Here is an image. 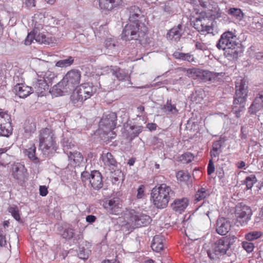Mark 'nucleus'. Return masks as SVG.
<instances>
[{
    "label": "nucleus",
    "instance_id": "1",
    "mask_svg": "<svg viewBox=\"0 0 263 263\" xmlns=\"http://www.w3.org/2000/svg\"><path fill=\"white\" fill-rule=\"evenodd\" d=\"M129 23L124 28L122 38L125 41L139 40L143 46L149 44L151 40L147 35L145 17L141 14L139 8L133 6L129 9Z\"/></svg>",
    "mask_w": 263,
    "mask_h": 263
},
{
    "label": "nucleus",
    "instance_id": "2",
    "mask_svg": "<svg viewBox=\"0 0 263 263\" xmlns=\"http://www.w3.org/2000/svg\"><path fill=\"white\" fill-rule=\"evenodd\" d=\"M154 205L158 209L166 208L171 198L175 196V192L165 183L154 187L151 194Z\"/></svg>",
    "mask_w": 263,
    "mask_h": 263
},
{
    "label": "nucleus",
    "instance_id": "3",
    "mask_svg": "<svg viewBox=\"0 0 263 263\" xmlns=\"http://www.w3.org/2000/svg\"><path fill=\"white\" fill-rule=\"evenodd\" d=\"M240 46L235 32L232 31H227L223 33L216 44V47L219 49L228 50V54L234 58H237L241 52Z\"/></svg>",
    "mask_w": 263,
    "mask_h": 263
},
{
    "label": "nucleus",
    "instance_id": "4",
    "mask_svg": "<svg viewBox=\"0 0 263 263\" xmlns=\"http://www.w3.org/2000/svg\"><path fill=\"white\" fill-rule=\"evenodd\" d=\"M247 88L246 80L241 77L238 78L235 82V96L232 107V112L237 118L240 116V113L245 108L248 93Z\"/></svg>",
    "mask_w": 263,
    "mask_h": 263
},
{
    "label": "nucleus",
    "instance_id": "5",
    "mask_svg": "<svg viewBox=\"0 0 263 263\" xmlns=\"http://www.w3.org/2000/svg\"><path fill=\"white\" fill-rule=\"evenodd\" d=\"M39 148L44 155L48 156L56 150V141L54 131L50 128H45L40 132Z\"/></svg>",
    "mask_w": 263,
    "mask_h": 263
},
{
    "label": "nucleus",
    "instance_id": "6",
    "mask_svg": "<svg viewBox=\"0 0 263 263\" xmlns=\"http://www.w3.org/2000/svg\"><path fill=\"white\" fill-rule=\"evenodd\" d=\"M186 73L190 78L204 82L218 81L220 79L219 77H223L224 75L222 72H212L209 70L195 68L187 69Z\"/></svg>",
    "mask_w": 263,
    "mask_h": 263
},
{
    "label": "nucleus",
    "instance_id": "7",
    "mask_svg": "<svg viewBox=\"0 0 263 263\" xmlns=\"http://www.w3.org/2000/svg\"><path fill=\"white\" fill-rule=\"evenodd\" d=\"M116 114L109 112L104 114L100 122V130H102L104 134L107 136L108 139L109 138L112 139L115 137V134L112 132V130L116 126Z\"/></svg>",
    "mask_w": 263,
    "mask_h": 263
},
{
    "label": "nucleus",
    "instance_id": "8",
    "mask_svg": "<svg viewBox=\"0 0 263 263\" xmlns=\"http://www.w3.org/2000/svg\"><path fill=\"white\" fill-rule=\"evenodd\" d=\"M96 89L89 83H84L80 86L76 92L71 97L74 104H81L84 101L90 98L96 92Z\"/></svg>",
    "mask_w": 263,
    "mask_h": 263
},
{
    "label": "nucleus",
    "instance_id": "9",
    "mask_svg": "<svg viewBox=\"0 0 263 263\" xmlns=\"http://www.w3.org/2000/svg\"><path fill=\"white\" fill-rule=\"evenodd\" d=\"M125 218L127 220V223L134 228L146 226L152 220L148 215L137 213L134 210L126 213Z\"/></svg>",
    "mask_w": 263,
    "mask_h": 263
},
{
    "label": "nucleus",
    "instance_id": "10",
    "mask_svg": "<svg viewBox=\"0 0 263 263\" xmlns=\"http://www.w3.org/2000/svg\"><path fill=\"white\" fill-rule=\"evenodd\" d=\"M81 77V74L79 70L72 69L67 72L63 77L60 85L64 84L67 90L72 91L80 84Z\"/></svg>",
    "mask_w": 263,
    "mask_h": 263
},
{
    "label": "nucleus",
    "instance_id": "11",
    "mask_svg": "<svg viewBox=\"0 0 263 263\" xmlns=\"http://www.w3.org/2000/svg\"><path fill=\"white\" fill-rule=\"evenodd\" d=\"M235 213L236 222L241 226L246 225L251 219L252 214L251 208L242 203H239L236 206Z\"/></svg>",
    "mask_w": 263,
    "mask_h": 263
},
{
    "label": "nucleus",
    "instance_id": "12",
    "mask_svg": "<svg viewBox=\"0 0 263 263\" xmlns=\"http://www.w3.org/2000/svg\"><path fill=\"white\" fill-rule=\"evenodd\" d=\"M194 27L203 34L212 33L213 31V22L203 17L199 16L196 18L194 23Z\"/></svg>",
    "mask_w": 263,
    "mask_h": 263
},
{
    "label": "nucleus",
    "instance_id": "13",
    "mask_svg": "<svg viewBox=\"0 0 263 263\" xmlns=\"http://www.w3.org/2000/svg\"><path fill=\"white\" fill-rule=\"evenodd\" d=\"M14 81L16 83L14 87L16 95L21 98H25L31 93L32 88L23 83L22 79L20 81L18 76H14Z\"/></svg>",
    "mask_w": 263,
    "mask_h": 263
},
{
    "label": "nucleus",
    "instance_id": "14",
    "mask_svg": "<svg viewBox=\"0 0 263 263\" xmlns=\"http://www.w3.org/2000/svg\"><path fill=\"white\" fill-rule=\"evenodd\" d=\"M103 205L107 212L111 214L118 215L121 211V201L118 197H114L106 200Z\"/></svg>",
    "mask_w": 263,
    "mask_h": 263
},
{
    "label": "nucleus",
    "instance_id": "15",
    "mask_svg": "<svg viewBox=\"0 0 263 263\" xmlns=\"http://www.w3.org/2000/svg\"><path fill=\"white\" fill-rule=\"evenodd\" d=\"M49 85H48L45 80L40 78L39 75L35 78L32 84V88L38 96H43L49 89Z\"/></svg>",
    "mask_w": 263,
    "mask_h": 263
},
{
    "label": "nucleus",
    "instance_id": "16",
    "mask_svg": "<svg viewBox=\"0 0 263 263\" xmlns=\"http://www.w3.org/2000/svg\"><path fill=\"white\" fill-rule=\"evenodd\" d=\"M231 226V223L228 219L220 217L217 220L216 231L218 234L225 235L230 231Z\"/></svg>",
    "mask_w": 263,
    "mask_h": 263
},
{
    "label": "nucleus",
    "instance_id": "17",
    "mask_svg": "<svg viewBox=\"0 0 263 263\" xmlns=\"http://www.w3.org/2000/svg\"><path fill=\"white\" fill-rule=\"evenodd\" d=\"M27 170L25 166L20 163L13 164L12 174L13 177L18 181H24L26 176Z\"/></svg>",
    "mask_w": 263,
    "mask_h": 263
},
{
    "label": "nucleus",
    "instance_id": "18",
    "mask_svg": "<svg viewBox=\"0 0 263 263\" xmlns=\"http://www.w3.org/2000/svg\"><path fill=\"white\" fill-rule=\"evenodd\" d=\"M99 5L101 10L110 11L123 6V2L122 0H99Z\"/></svg>",
    "mask_w": 263,
    "mask_h": 263
},
{
    "label": "nucleus",
    "instance_id": "19",
    "mask_svg": "<svg viewBox=\"0 0 263 263\" xmlns=\"http://www.w3.org/2000/svg\"><path fill=\"white\" fill-rule=\"evenodd\" d=\"M263 109V90L260 91L254 99L252 104L249 108L250 114H255Z\"/></svg>",
    "mask_w": 263,
    "mask_h": 263
},
{
    "label": "nucleus",
    "instance_id": "20",
    "mask_svg": "<svg viewBox=\"0 0 263 263\" xmlns=\"http://www.w3.org/2000/svg\"><path fill=\"white\" fill-rule=\"evenodd\" d=\"M89 183L94 190H98L102 187V176L99 171H93L91 172Z\"/></svg>",
    "mask_w": 263,
    "mask_h": 263
},
{
    "label": "nucleus",
    "instance_id": "21",
    "mask_svg": "<svg viewBox=\"0 0 263 263\" xmlns=\"http://www.w3.org/2000/svg\"><path fill=\"white\" fill-rule=\"evenodd\" d=\"M189 200L187 198L176 199L171 204L172 209L177 213H181L189 205Z\"/></svg>",
    "mask_w": 263,
    "mask_h": 263
},
{
    "label": "nucleus",
    "instance_id": "22",
    "mask_svg": "<svg viewBox=\"0 0 263 263\" xmlns=\"http://www.w3.org/2000/svg\"><path fill=\"white\" fill-rule=\"evenodd\" d=\"M229 243L228 240L226 238H222L217 240L215 243V251L217 254L223 255L226 253L229 249Z\"/></svg>",
    "mask_w": 263,
    "mask_h": 263
},
{
    "label": "nucleus",
    "instance_id": "23",
    "mask_svg": "<svg viewBox=\"0 0 263 263\" xmlns=\"http://www.w3.org/2000/svg\"><path fill=\"white\" fill-rule=\"evenodd\" d=\"M182 27V25L179 24L177 26L172 28L167 33V37L169 40L175 42H178L179 41L183 34Z\"/></svg>",
    "mask_w": 263,
    "mask_h": 263
},
{
    "label": "nucleus",
    "instance_id": "24",
    "mask_svg": "<svg viewBox=\"0 0 263 263\" xmlns=\"http://www.w3.org/2000/svg\"><path fill=\"white\" fill-rule=\"evenodd\" d=\"M101 159L104 165L110 168L114 169L117 166V162L110 153H103Z\"/></svg>",
    "mask_w": 263,
    "mask_h": 263
},
{
    "label": "nucleus",
    "instance_id": "25",
    "mask_svg": "<svg viewBox=\"0 0 263 263\" xmlns=\"http://www.w3.org/2000/svg\"><path fill=\"white\" fill-rule=\"evenodd\" d=\"M164 237L161 235L154 236L151 245L152 249L155 252H159L163 250Z\"/></svg>",
    "mask_w": 263,
    "mask_h": 263
},
{
    "label": "nucleus",
    "instance_id": "26",
    "mask_svg": "<svg viewBox=\"0 0 263 263\" xmlns=\"http://www.w3.org/2000/svg\"><path fill=\"white\" fill-rule=\"evenodd\" d=\"M106 68L109 69L112 74L116 77L119 81H123L128 77L127 73L117 67H106Z\"/></svg>",
    "mask_w": 263,
    "mask_h": 263
},
{
    "label": "nucleus",
    "instance_id": "27",
    "mask_svg": "<svg viewBox=\"0 0 263 263\" xmlns=\"http://www.w3.org/2000/svg\"><path fill=\"white\" fill-rule=\"evenodd\" d=\"M40 77V78L46 81V82L48 85H51L55 78L57 77L55 73L51 70H47L46 71H40L37 73Z\"/></svg>",
    "mask_w": 263,
    "mask_h": 263
},
{
    "label": "nucleus",
    "instance_id": "28",
    "mask_svg": "<svg viewBox=\"0 0 263 263\" xmlns=\"http://www.w3.org/2000/svg\"><path fill=\"white\" fill-rule=\"evenodd\" d=\"M210 195V191L205 187H201L198 189L195 195L194 200L196 202L204 200Z\"/></svg>",
    "mask_w": 263,
    "mask_h": 263
},
{
    "label": "nucleus",
    "instance_id": "29",
    "mask_svg": "<svg viewBox=\"0 0 263 263\" xmlns=\"http://www.w3.org/2000/svg\"><path fill=\"white\" fill-rule=\"evenodd\" d=\"M250 26L256 32L263 33V18L259 17H254Z\"/></svg>",
    "mask_w": 263,
    "mask_h": 263
},
{
    "label": "nucleus",
    "instance_id": "30",
    "mask_svg": "<svg viewBox=\"0 0 263 263\" xmlns=\"http://www.w3.org/2000/svg\"><path fill=\"white\" fill-rule=\"evenodd\" d=\"M36 147L34 144L31 146L28 149H25L24 151V153L26 156H27L29 159L35 163H37L39 162V158L35 156Z\"/></svg>",
    "mask_w": 263,
    "mask_h": 263
},
{
    "label": "nucleus",
    "instance_id": "31",
    "mask_svg": "<svg viewBox=\"0 0 263 263\" xmlns=\"http://www.w3.org/2000/svg\"><path fill=\"white\" fill-rule=\"evenodd\" d=\"M173 56L177 59L182 60L189 62H195L194 55L190 53H184L178 51L174 53Z\"/></svg>",
    "mask_w": 263,
    "mask_h": 263
},
{
    "label": "nucleus",
    "instance_id": "32",
    "mask_svg": "<svg viewBox=\"0 0 263 263\" xmlns=\"http://www.w3.org/2000/svg\"><path fill=\"white\" fill-rule=\"evenodd\" d=\"M25 136L26 138H29L32 133H33L36 129V125L34 122L26 121L24 125Z\"/></svg>",
    "mask_w": 263,
    "mask_h": 263
},
{
    "label": "nucleus",
    "instance_id": "33",
    "mask_svg": "<svg viewBox=\"0 0 263 263\" xmlns=\"http://www.w3.org/2000/svg\"><path fill=\"white\" fill-rule=\"evenodd\" d=\"M228 13L237 21L242 20L244 16L242 10L236 8H230L228 11Z\"/></svg>",
    "mask_w": 263,
    "mask_h": 263
},
{
    "label": "nucleus",
    "instance_id": "34",
    "mask_svg": "<svg viewBox=\"0 0 263 263\" xmlns=\"http://www.w3.org/2000/svg\"><path fill=\"white\" fill-rule=\"evenodd\" d=\"M60 82L57 85L53 86L52 89V93L55 96H63L64 93L69 92V90H67L65 87V84L60 85Z\"/></svg>",
    "mask_w": 263,
    "mask_h": 263
},
{
    "label": "nucleus",
    "instance_id": "35",
    "mask_svg": "<svg viewBox=\"0 0 263 263\" xmlns=\"http://www.w3.org/2000/svg\"><path fill=\"white\" fill-rule=\"evenodd\" d=\"M69 159L73 161L76 164H79L83 160V157L82 154L78 152H69L68 154H67Z\"/></svg>",
    "mask_w": 263,
    "mask_h": 263
},
{
    "label": "nucleus",
    "instance_id": "36",
    "mask_svg": "<svg viewBox=\"0 0 263 263\" xmlns=\"http://www.w3.org/2000/svg\"><path fill=\"white\" fill-rule=\"evenodd\" d=\"M105 46L110 53H114L117 51V42L112 38H107L105 41Z\"/></svg>",
    "mask_w": 263,
    "mask_h": 263
},
{
    "label": "nucleus",
    "instance_id": "37",
    "mask_svg": "<svg viewBox=\"0 0 263 263\" xmlns=\"http://www.w3.org/2000/svg\"><path fill=\"white\" fill-rule=\"evenodd\" d=\"M62 145L63 147L64 151L66 154H68L70 151L69 149H72L75 147V145L70 138H64L62 141Z\"/></svg>",
    "mask_w": 263,
    "mask_h": 263
},
{
    "label": "nucleus",
    "instance_id": "38",
    "mask_svg": "<svg viewBox=\"0 0 263 263\" xmlns=\"http://www.w3.org/2000/svg\"><path fill=\"white\" fill-rule=\"evenodd\" d=\"M162 109L166 114H175L178 112V110L176 106L171 104V101H167L166 104L162 107Z\"/></svg>",
    "mask_w": 263,
    "mask_h": 263
},
{
    "label": "nucleus",
    "instance_id": "39",
    "mask_svg": "<svg viewBox=\"0 0 263 263\" xmlns=\"http://www.w3.org/2000/svg\"><path fill=\"white\" fill-rule=\"evenodd\" d=\"M73 62L74 59L73 57L70 56L67 59L58 61L56 63L55 66L61 68L67 67L71 65L73 63Z\"/></svg>",
    "mask_w": 263,
    "mask_h": 263
},
{
    "label": "nucleus",
    "instance_id": "40",
    "mask_svg": "<svg viewBox=\"0 0 263 263\" xmlns=\"http://www.w3.org/2000/svg\"><path fill=\"white\" fill-rule=\"evenodd\" d=\"M143 127L141 125H132L130 126L129 137L131 139L138 137L140 133L143 130Z\"/></svg>",
    "mask_w": 263,
    "mask_h": 263
},
{
    "label": "nucleus",
    "instance_id": "41",
    "mask_svg": "<svg viewBox=\"0 0 263 263\" xmlns=\"http://www.w3.org/2000/svg\"><path fill=\"white\" fill-rule=\"evenodd\" d=\"M12 124L0 126V136L9 137L12 133Z\"/></svg>",
    "mask_w": 263,
    "mask_h": 263
},
{
    "label": "nucleus",
    "instance_id": "42",
    "mask_svg": "<svg viewBox=\"0 0 263 263\" xmlns=\"http://www.w3.org/2000/svg\"><path fill=\"white\" fill-rule=\"evenodd\" d=\"M6 148L0 149V166L5 167L8 163L9 157L5 153L7 152Z\"/></svg>",
    "mask_w": 263,
    "mask_h": 263
},
{
    "label": "nucleus",
    "instance_id": "43",
    "mask_svg": "<svg viewBox=\"0 0 263 263\" xmlns=\"http://www.w3.org/2000/svg\"><path fill=\"white\" fill-rule=\"evenodd\" d=\"M12 124L10 116L6 112H0V126Z\"/></svg>",
    "mask_w": 263,
    "mask_h": 263
},
{
    "label": "nucleus",
    "instance_id": "44",
    "mask_svg": "<svg viewBox=\"0 0 263 263\" xmlns=\"http://www.w3.org/2000/svg\"><path fill=\"white\" fill-rule=\"evenodd\" d=\"M262 235L261 231H254L248 233L245 235V238L249 241H253L260 238Z\"/></svg>",
    "mask_w": 263,
    "mask_h": 263
},
{
    "label": "nucleus",
    "instance_id": "45",
    "mask_svg": "<svg viewBox=\"0 0 263 263\" xmlns=\"http://www.w3.org/2000/svg\"><path fill=\"white\" fill-rule=\"evenodd\" d=\"M257 182V179L255 175H251L246 177L244 181L248 190L251 189L254 184Z\"/></svg>",
    "mask_w": 263,
    "mask_h": 263
},
{
    "label": "nucleus",
    "instance_id": "46",
    "mask_svg": "<svg viewBox=\"0 0 263 263\" xmlns=\"http://www.w3.org/2000/svg\"><path fill=\"white\" fill-rule=\"evenodd\" d=\"M194 155L191 152H186L181 155L179 157V160L183 163H189L193 160Z\"/></svg>",
    "mask_w": 263,
    "mask_h": 263
},
{
    "label": "nucleus",
    "instance_id": "47",
    "mask_svg": "<svg viewBox=\"0 0 263 263\" xmlns=\"http://www.w3.org/2000/svg\"><path fill=\"white\" fill-rule=\"evenodd\" d=\"M176 177L180 181L187 182L190 180L191 176L187 172L180 171L177 173Z\"/></svg>",
    "mask_w": 263,
    "mask_h": 263
},
{
    "label": "nucleus",
    "instance_id": "48",
    "mask_svg": "<svg viewBox=\"0 0 263 263\" xmlns=\"http://www.w3.org/2000/svg\"><path fill=\"white\" fill-rule=\"evenodd\" d=\"M201 208L203 211L204 213L209 216V215L211 211L214 210L213 205L209 203L208 201H204L202 203Z\"/></svg>",
    "mask_w": 263,
    "mask_h": 263
},
{
    "label": "nucleus",
    "instance_id": "49",
    "mask_svg": "<svg viewBox=\"0 0 263 263\" xmlns=\"http://www.w3.org/2000/svg\"><path fill=\"white\" fill-rule=\"evenodd\" d=\"M8 212L11 213L13 217L17 221H19L21 219L20 211L16 206H10L8 208Z\"/></svg>",
    "mask_w": 263,
    "mask_h": 263
},
{
    "label": "nucleus",
    "instance_id": "50",
    "mask_svg": "<svg viewBox=\"0 0 263 263\" xmlns=\"http://www.w3.org/2000/svg\"><path fill=\"white\" fill-rule=\"evenodd\" d=\"M35 35V41L40 44H49L48 39L46 35L43 33L37 32L34 33Z\"/></svg>",
    "mask_w": 263,
    "mask_h": 263
},
{
    "label": "nucleus",
    "instance_id": "51",
    "mask_svg": "<svg viewBox=\"0 0 263 263\" xmlns=\"http://www.w3.org/2000/svg\"><path fill=\"white\" fill-rule=\"evenodd\" d=\"M74 234V230L71 227H69L64 231L62 233V237L65 239H70L73 238Z\"/></svg>",
    "mask_w": 263,
    "mask_h": 263
},
{
    "label": "nucleus",
    "instance_id": "52",
    "mask_svg": "<svg viewBox=\"0 0 263 263\" xmlns=\"http://www.w3.org/2000/svg\"><path fill=\"white\" fill-rule=\"evenodd\" d=\"M78 257L82 259H87L89 256V251L83 247H80L78 253Z\"/></svg>",
    "mask_w": 263,
    "mask_h": 263
},
{
    "label": "nucleus",
    "instance_id": "53",
    "mask_svg": "<svg viewBox=\"0 0 263 263\" xmlns=\"http://www.w3.org/2000/svg\"><path fill=\"white\" fill-rule=\"evenodd\" d=\"M243 248L248 252L250 253L253 251L254 246V244L250 242L245 241L242 243Z\"/></svg>",
    "mask_w": 263,
    "mask_h": 263
},
{
    "label": "nucleus",
    "instance_id": "54",
    "mask_svg": "<svg viewBox=\"0 0 263 263\" xmlns=\"http://www.w3.org/2000/svg\"><path fill=\"white\" fill-rule=\"evenodd\" d=\"M33 40H35V33L34 32L29 33L25 40V44L26 45H30Z\"/></svg>",
    "mask_w": 263,
    "mask_h": 263
},
{
    "label": "nucleus",
    "instance_id": "55",
    "mask_svg": "<svg viewBox=\"0 0 263 263\" xmlns=\"http://www.w3.org/2000/svg\"><path fill=\"white\" fill-rule=\"evenodd\" d=\"M145 186L144 185H140L137 190V197L141 199L144 196Z\"/></svg>",
    "mask_w": 263,
    "mask_h": 263
},
{
    "label": "nucleus",
    "instance_id": "56",
    "mask_svg": "<svg viewBox=\"0 0 263 263\" xmlns=\"http://www.w3.org/2000/svg\"><path fill=\"white\" fill-rule=\"evenodd\" d=\"M196 49L202 51L206 50L208 47L205 44L199 42H197L195 45Z\"/></svg>",
    "mask_w": 263,
    "mask_h": 263
},
{
    "label": "nucleus",
    "instance_id": "57",
    "mask_svg": "<svg viewBox=\"0 0 263 263\" xmlns=\"http://www.w3.org/2000/svg\"><path fill=\"white\" fill-rule=\"evenodd\" d=\"M215 171V166L212 160H210L208 166V174L211 175Z\"/></svg>",
    "mask_w": 263,
    "mask_h": 263
},
{
    "label": "nucleus",
    "instance_id": "58",
    "mask_svg": "<svg viewBox=\"0 0 263 263\" xmlns=\"http://www.w3.org/2000/svg\"><path fill=\"white\" fill-rule=\"evenodd\" d=\"M40 195L42 196H46L48 194L47 187L45 185L40 186Z\"/></svg>",
    "mask_w": 263,
    "mask_h": 263
},
{
    "label": "nucleus",
    "instance_id": "59",
    "mask_svg": "<svg viewBox=\"0 0 263 263\" xmlns=\"http://www.w3.org/2000/svg\"><path fill=\"white\" fill-rule=\"evenodd\" d=\"M208 254L209 257L212 259H215L216 258H218L219 256L221 255L220 254L216 253V252L215 251V248H214L213 250L212 251H209L208 252Z\"/></svg>",
    "mask_w": 263,
    "mask_h": 263
},
{
    "label": "nucleus",
    "instance_id": "60",
    "mask_svg": "<svg viewBox=\"0 0 263 263\" xmlns=\"http://www.w3.org/2000/svg\"><path fill=\"white\" fill-rule=\"evenodd\" d=\"M221 146V141H216L213 143L212 149H214L215 151H220Z\"/></svg>",
    "mask_w": 263,
    "mask_h": 263
},
{
    "label": "nucleus",
    "instance_id": "61",
    "mask_svg": "<svg viewBox=\"0 0 263 263\" xmlns=\"http://www.w3.org/2000/svg\"><path fill=\"white\" fill-rule=\"evenodd\" d=\"M90 174L88 172H83L81 174V179L84 182H85L87 180H90Z\"/></svg>",
    "mask_w": 263,
    "mask_h": 263
},
{
    "label": "nucleus",
    "instance_id": "62",
    "mask_svg": "<svg viewBox=\"0 0 263 263\" xmlns=\"http://www.w3.org/2000/svg\"><path fill=\"white\" fill-rule=\"evenodd\" d=\"M6 245V237L2 234V231L0 230V247H4Z\"/></svg>",
    "mask_w": 263,
    "mask_h": 263
},
{
    "label": "nucleus",
    "instance_id": "63",
    "mask_svg": "<svg viewBox=\"0 0 263 263\" xmlns=\"http://www.w3.org/2000/svg\"><path fill=\"white\" fill-rule=\"evenodd\" d=\"M199 5L202 8H207L209 3V0H198Z\"/></svg>",
    "mask_w": 263,
    "mask_h": 263
},
{
    "label": "nucleus",
    "instance_id": "64",
    "mask_svg": "<svg viewBox=\"0 0 263 263\" xmlns=\"http://www.w3.org/2000/svg\"><path fill=\"white\" fill-rule=\"evenodd\" d=\"M254 57L258 60L263 61V52H256Z\"/></svg>",
    "mask_w": 263,
    "mask_h": 263
}]
</instances>
